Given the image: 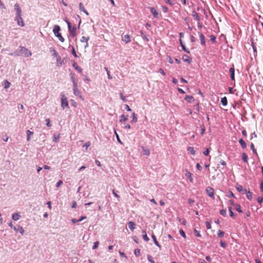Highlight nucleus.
Masks as SVG:
<instances>
[{"mask_svg": "<svg viewBox=\"0 0 263 263\" xmlns=\"http://www.w3.org/2000/svg\"><path fill=\"white\" fill-rule=\"evenodd\" d=\"M15 55H24L25 57H29L32 55L31 51L24 47L20 46L18 50L14 53Z\"/></svg>", "mask_w": 263, "mask_h": 263, "instance_id": "obj_1", "label": "nucleus"}, {"mask_svg": "<svg viewBox=\"0 0 263 263\" xmlns=\"http://www.w3.org/2000/svg\"><path fill=\"white\" fill-rule=\"evenodd\" d=\"M61 30L60 27L59 25H54L53 29V32L55 35V36L58 37L59 40L62 42H64V39L62 36L61 34L59 32Z\"/></svg>", "mask_w": 263, "mask_h": 263, "instance_id": "obj_2", "label": "nucleus"}, {"mask_svg": "<svg viewBox=\"0 0 263 263\" xmlns=\"http://www.w3.org/2000/svg\"><path fill=\"white\" fill-rule=\"evenodd\" d=\"M61 106L63 108V109H65V108H69L68 102V101H67V98L65 96L64 94H62V95Z\"/></svg>", "mask_w": 263, "mask_h": 263, "instance_id": "obj_3", "label": "nucleus"}, {"mask_svg": "<svg viewBox=\"0 0 263 263\" xmlns=\"http://www.w3.org/2000/svg\"><path fill=\"white\" fill-rule=\"evenodd\" d=\"M68 32H69L70 35L72 37H74L76 35L77 28H76V25H74L72 27L71 25L70 26H69V27H68Z\"/></svg>", "mask_w": 263, "mask_h": 263, "instance_id": "obj_4", "label": "nucleus"}, {"mask_svg": "<svg viewBox=\"0 0 263 263\" xmlns=\"http://www.w3.org/2000/svg\"><path fill=\"white\" fill-rule=\"evenodd\" d=\"M73 92L75 96L79 97L82 100H83L81 91L78 89V85L73 86Z\"/></svg>", "mask_w": 263, "mask_h": 263, "instance_id": "obj_5", "label": "nucleus"}, {"mask_svg": "<svg viewBox=\"0 0 263 263\" xmlns=\"http://www.w3.org/2000/svg\"><path fill=\"white\" fill-rule=\"evenodd\" d=\"M70 79L72 82V86L78 85V79L76 77V75L73 72H70L69 74Z\"/></svg>", "mask_w": 263, "mask_h": 263, "instance_id": "obj_6", "label": "nucleus"}, {"mask_svg": "<svg viewBox=\"0 0 263 263\" xmlns=\"http://www.w3.org/2000/svg\"><path fill=\"white\" fill-rule=\"evenodd\" d=\"M89 39H90V37L89 36H83L81 38V39H80L81 42L85 43V44L84 45L85 48H86L88 47V41L89 40Z\"/></svg>", "mask_w": 263, "mask_h": 263, "instance_id": "obj_7", "label": "nucleus"}, {"mask_svg": "<svg viewBox=\"0 0 263 263\" xmlns=\"http://www.w3.org/2000/svg\"><path fill=\"white\" fill-rule=\"evenodd\" d=\"M206 192L209 196L213 199L214 198V191L212 187H208L206 189Z\"/></svg>", "mask_w": 263, "mask_h": 263, "instance_id": "obj_8", "label": "nucleus"}, {"mask_svg": "<svg viewBox=\"0 0 263 263\" xmlns=\"http://www.w3.org/2000/svg\"><path fill=\"white\" fill-rule=\"evenodd\" d=\"M148 9L153 14L154 18H158L159 13L154 7H150L148 8Z\"/></svg>", "mask_w": 263, "mask_h": 263, "instance_id": "obj_9", "label": "nucleus"}, {"mask_svg": "<svg viewBox=\"0 0 263 263\" xmlns=\"http://www.w3.org/2000/svg\"><path fill=\"white\" fill-rule=\"evenodd\" d=\"M14 9L16 11V15H17V17H20V15H22V10L18 5V4L16 3L14 5Z\"/></svg>", "mask_w": 263, "mask_h": 263, "instance_id": "obj_10", "label": "nucleus"}, {"mask_svg": "<svg viewBox=\"0 0 263 263\" xmlns=\"http://www.w3.org/2000/svg\"><path fill=\"white\" fill-rule=\"evenodd\" d=\"M15 21L17 22V25L18 26H20L21 27L24 26L25 24L24 23L22 17H21V15H20V17H17V15H16Z\"/></svg>", "mask_w": 263, "mask_h": 263, "instance_id": "obj_11", "label": "nucleus"}, {"mask_svg": "<svg viewBox=\"0 0 263 263\" xmlns=\"http://www.w3.org/2000/svg\"><path fill=\"white\" fill-rule=\"evenodd\" d=\"M200 44L202 46H205V38L204 35L201 33L198 32Z\"/></svg>", "mask_w": 263, "mask_h": 263, "instance_id": "obj_12", "label": "nucleus"}, {"mask_svg": "<svg viewBox=\"0 0 263 263\" xmlns=\"http://www.w3.org/2000/svg\"><path fill=\"white\" fill-rule=\"evenodd\" d=\"M13 230L16 232H18L22 235L24 234L25 231H24L23 228L20 225L15 226V227H13Z\"/></svg>", "mask_w": 263, "mask_h": 263, "instance_id": "obj_13", "label": "nucleus"}, {"mask_svg": "<svg viewBox=\"0 0 263 263\" xmlns=\"http://www.w3.org/2000/svg\"><path fill=\"white\" fill-rule=\"evenodd\" d=\"M179 43L182 47V50L186 53H190V51L189 49L185 47V45L183 44L182 40L181 39H179Z\"/></svg>", "mask_w": 263, "mask_h": 263, "instance_id": "obj_14", "label": "nucleus"}, {"mask_svg": "<svg viewBox=\"0 0 263 263\" xmlns=\"http://www.w3.org/2000/svg\"><path fill=\"white\" fill-rule=\"evenodd\" d=\"M122 40L125 42V44H127L130 42V36L128 34H125L122 37Z\"/></svg>", "mask_w": 263, "mask_h": 263, "instance_id": "obj_15", "label": "nucleus"}, {"mask_svg": "<svg viewBox=\"0 0 263 263\" xmlns=\"http://www.w3.org/2000/svg\"><path fill=\"white\" fill-rule=\"evenodd\" d=\"M65 63L63 60L61 59L60 56H58L57 58V66L58 67H60L63 65H64Z\"/></svg>", "mask_w": 263, "mask_h": 263, "instance_id": "obj_16", "label": "nucleus"}, {"mask_svg": "<svg viewBox=\"0 0 263 263\" xmlns=\"http://www.w3.org/2000/svg\"><path fill=\"white\" fill-rule=\"evenodd\" d=\"M244 193H246V197L247 199L250 201L252 199V193L250 191V190H247V189H244Z\"/></svg>", "mask_w": 263, "mask_h": 263, "instance_id": "obj_17", "label": "nucleus"}, {"mask_svg": "<svg viewBox=\"0 0 263 263\" xmlns=\"http://www.w3.org/2000/svg\"><path fill=\"white\" fill-rule=\"evenodd\" d=\"M230 77L232 81H235V70L234 66L230 68Z\"/></svg>", "mask_w": 263, "mask_h": 263, "instance_id": "obj_18", "label": "nucleus"}, {"mask_svg": "<svg viewBox=\"0 0 263 263\" xmlns=\"http://www.w3.org/2000/svg\"><path fill=\"white\" fill-rule=\"evenodd\" d=\"M128 119V115H122L120 116V119H119V121L122 123H123L124 122H126V121Z\"/></svg>", "mask_w": 263, "mask_h": 263, "instance_id": "obj_19", "label": "nucleus"}, {"mask_svg": "<svg viewBox=\"0 0 263 263\" xmlns=\"http://www.w3.org/2000/svg\"><path fill=\"white\" fill-rule=\"evenodd\" d=\"M182 59L184 62H187L188 63H191L192 62V59L186 54L183 55Z\"/></svg>", "mask_w": 263, "mask_h": 263, "instance_id": "obj_20", "label": "nucleus"}, {"mask_svg": "<svg viewBox=\"0 0 263 263\" xmlns=\"http://www.w3.org/2000/svg\"><path fill=\"white\" fill-rule=\"evenodd\" d=\"M192 16L195 20L197 21L198 22L200 21L201 18H200L199 14L195 11H193Z\"/></svg>", "mask_w": 263, "mask_h": 263, "instance_id": "obj_21", "label": "nucleus"}, {"mask_svg": "<svg viewBox=\"0 0 263 263\" xmlns=\"http://www.w3.org/2000/svg\"><path fill=\"white\" fill-rule=\"evenodd\" d=\"M142 237H143V239L146 241V242H148L149 240V238H148V237L147 236V234H146V231L145 230H143L142 231Z\"/></svg>", "mask_w": 263, "mask_h": 263, "instance_id": "obj_22", "label": "nucleus"}, {"mask_svg": "<svg viewBox=\"0 0 263 263\" xmlns=\"http://www.w3.org/2000/svg\"><path fill=\"white\" fill-rule=\"evenodd\" d=\"M185 175L186 177H187L189 178V179L190 180L191 182H192V183L193 182V178L192 177V174L191 172H190L187 171H186Z\"/></svg>", "mask_w": 263, "mask_h": 263, "instance_id": "obj_23", "label": "nucleus"}, {"mask_svg": "<svg viewBox=\"0 0 263 263\" xmlns=\"http://www.w3.org/2000/svg\"><path fill=\"white\" fill-rule=\"evenodd\" d=\"M21 215L18 213H15L12 215V219L13 220L17 221L20 219Z\"/></svg>", "mask_w": 263, "mask_h": 263, "instance_id": "obj_24", "label": "nucleus"}, {"mask_svg": "<svg viewBox=\"0 0 263 263\" xmlns=\"http://www.w3.org/2000/svg\"><path fill=\"white\" fill-rule=\"evenodd\" d=\"M72 66L78 72L80 73L82 72V69L80 66H78L76 63L74 62L72 64Z\"/></svg>", "mask_w": 263, "mask_h": 263, "instance_id": "obj_25", "label": "nucleus"}, {"mask_svg": "<svg viewBox=\"0 0 263 263\" xmlns=\"http://www.w3.org/2000/svg\"><path fill=\"white\" fill-rule=\"evenodd\" d=\"M132 119L131 120L132 123H136V122H137V121H138L137 115L136 114L135 112H133L132 114Z\"/></svg>", "mask_w": 263, "mask_h": 263, "instance_id": "obj_26", "label": "nucleus"}, {"mask_svg": "<svg viewBox=\"0 0 263 263\" xmlns=\"http://www.w3.org/2000/svg\"><path fill=\"white\" fill-rule=\"evenodd\" d=\"M136 224L133 221H129L128 223V227L130 230L134 231L135 229Z\"/></svg>", "mask_w": 263, "mask_h": 263, "instance_id": "obj_27", "label": "nucleus"}, {"mask_svg": "<svg viewBox=\"0 0 263 263\" xmlns=\"http://www.w3.org/2000/svg\"><path fill=\"white\" fill-rule=\"evenodd\" d=\"M241 159H242V160L245 163H248V156L247 155V154L245 153H242V154H241Z\"/></svg>", "mask_w": 263, "mask_h": 263, "instance_id": "obj_28", "label": "nucleus"}, {"mask_svg": "<svg viewBox=\"0 0 263 263\" xmlns=\"http://www.w3.org/2000/svg\"><path fill=\"white\" fill-rule=\"evenodd\" d=\"M27 134V141H29L31 139V137L33 135V132L30 131V130H27L26 131Z\"/></svg>", "mask_w": 263, "mask_h": 263, "instance_id": "obj_29", "label": "nucleus"}, {"mask_svg": "<svg viewBox=\"0 0 263 263\" xmlns=\"http://www.w3.org/2000/svg\"><path fill=\"white\" fill-rule=\"evenodd\" d=\"M79 9L81 11L84 12L86 15H88V12L85 10L83 4L82 3H79Z\"/></svg>", "mask_w": 263, "mask_h": 263, "instance_id": "obj_30", "label": "nucleus"}, {"mask_svg": "<svg viewBox=\"0 0 263 263\" xmlns=\"http://www.w3.org/2000/svg\"><path fill=\"white\" fill-rule=\"evenodd\" d=\"M143 149V154L146 156H149L150 155L149 149L146 147L142 146Z\"/></svg>", "mask_w": 263, "mask_h": 263, "instance_id": "obj_31", "label": "nucleus"}, {"mask_svg": "<svg viewBox=\"0 0 263 263\" xmlns=\"http://www.w3.org/2000/svg\"><path fill=\"white\" fill-rule=\"evenodd\" d=\"M152 238L154 241V243L159 248H161V246L160 245L159 243V242H158V241L157 240V239H156V237L155 236V235L154 234H152Z\"/></svg>", "mask_w": 263, "mask_h": 263, "instance_id": "obj_32", "label": "nucleus"}, {"mask_svg": "<svg viewBox=\"0 0 263 263\" xmlns=\"http://www.w3.org/2000/svg\"><path fill=\"white\" fill-rule=\"evenodd\" d=\"M184 99L189 103H191L194 100V97L191 96H186Z\"/></svg>", "mask_w": 263, "mask_h": 263, "instance_id": "obj_33", "label": "nucleus"}, {"mask_svg": "<svg viewBox=\"0 0 263 263\" xmlns=\"http://www.w3.org/2000/svg\"><path fill=\"white\" fill-rule=\"evenodd\" d=\"M235 209L236 211H237L239 213H242L243 211L241 210V206L239 204L237 203L234 206Z\"/></svg>", "mask_w": 263, "mask_h": 263, "instance_id": "obj_34", "label": "nucleus"}, {"mask_svg": "<svg viewBox=\"0 0 263 263\" xmlns=\"http://www.w3.org/2000/svg\"><path fill=\"white\" fill-rule=\"evenodd\" d=\"M239 143H240L241 147L242 148H246L247 147V144L245 141L242 139H240L239 140Z\"/></svg>", "mask_w": 263, "mask_h": 263, "instance_id": "obj_35", "label": "nucleus"}, {"mask_svg": "<svg viewBox=\"0 0 263 263\" xmlns=\"http://www.w3.org/2000/svg\"><path fill=\"white\" fill-rule=\"evenodd\" d=\"M228 210L230 213V216L232 218L234 219L235 218V214L234 213V212L232 211V208L231 206L228 207Z\"/></svg>", "mask_w": 263, "mask_h": 263, "instance_id": "obj_36", "label": "nucleus"}, {"mask_svg": "<svg viewBox=\"0 0 263 263\" xmlns=\"http://www.w3.org/2000/svg\"><path fill=\"white\" fill-rule=\"evenodd\" d=\"M187 151H188V152H189L193 155H195L196 154V152L194 150V147H191V146L188 147L187 148Z\"/></svg>", "mask_w": 263, "mask_h": 263, "instance_id": "obj_37", "label": "nucleus"}, {"mask_svg": "<svg viewBox=\"0 0 263 263\" xmlns=\"http://www.w3.org/2000/svg\"><path fill=\"white\" fill-rule=\"evenodd\" d=\"M60 139V134H54L53 136V141L58 142Z\"/></svg>", "mask_w": 263, "mask_h": 263, "instance_id": "obj_38", "label": "nucleus"}, {"mask_svg": "<svg viewBox=\"0 0 263 263\" xmlns=\"http://www.w3.org/2000/svg\"><path fill=\"white\" fill-rule=\"evenodd\" d=\"M221 103L223 106H226L228 104L227 98L224 97L221 99Z\"/></svg>", "mask_w": 263, "mask_h": 263, "instance_id": "obj_39", "label": "nucleus"}, {"mask_svg": "<svg viewBox=\"0 0 263 263\" xmlns=\"http://www.w3.org/2000/svg\"><path fill=\"white\" fill-rule=\"evenodd\" d=\"M140 34H141V37H142V39L143 40H145L146 41H147V42L149 41L148 38L147 37V36L145 34V33L142 30H141L140 31Z\"/></svg>", "mask_w": 263, "mask_h": 263, "instance_id": "obj_40", "label": "nucleus"}, {"mask_svg": "<svg viewBox=\"0 0 263 263\" xmlns=\"http://www.w3.org/2000/svg\"><path fill=\"white\" fill-rule=\"evenodd\" d=\"M236 189L239 192H243L244 193V189H242V186L240 184L236 185Z\"/></svg>", "mask_w": 263, "mask_h": 263, "instance_id": "obj_41", "label": "nucleus"}, {"mask_svg": "<svg viewBox=\"0 0 263 263\" xmlns=\"http://www.w3.org/2000/svg\"><path fill=\"white\" fill-rule=\"evenodd\" d=\"M4 88L5 89H7V88L10 87V86L11 85V83L9 81H8L7 80H5L4 81Z\"/></svg>", "mask_w": 263, "mask_h": 263, "instance_id": "obj_42", "label": "nucleus"}, {"mask_svg": "<svg viewBox=\"0 0 263 263\" xmlns=\"http://www.w3.org/2000/svg\"><path fill=\"white\" fill-rule=\"evenodd\" d=\"M250 148L251 149H252V151H253V153L256 155H257V151L256 149L255 148V146H254V145L253 143H251V145H250Z\"/></svg>", "mask_w": 263, "mask_h": 263, "instance_id": "obj_43", "label": "nucleus"}, {"mask_svg": "<svg viewBox=\"0 0 263 263\" xmlns=\"http://www.w3.org/2000/svg\"><path fill=\"white\" fill-rule=\"evenodd\" d=\"M224 232L221 230H219L217 233L218 237L221 238L224 236Z\"/></svg>", "mask_w": 263, "mask_h": 263, "instance_id": "obj_44", "label": "nucleus"}, {"mask_svg": "<svg viewBox=\"0 0 263 263\" xmlns=\"http://www.w3.org/2000/svg\"><path fill=\"white\" fill-rule=\"evenodd\" d=\"M166 4H167L171 6L174 5V0H164Z\"/></svg>", "mask_w": 263, "mask_h": 263, "instance_id": "obj_45", "label": "nucleus"}, {"mask_svg": "<svg viewBox=\"0 0 263 263\" xmlns=\"http://www.w3.org/2000/svg\"><path fill=\"white\" fill-rule=\"evenodd\" d=\"M210 40L213 43H215L216 42V36L214 35H211L210 36Z\"/></svg>", "mask_w": 263, "mask_h": 263, "instance_id": "obj_46", "label": "nucleus"}, {"mask_svg": "<svg viewBox=\"0 0 263 263\" xmlns=\"http://www.w3.org/2000/svg\"><path fill=\"white\" fill-rule=\"evenodd\" d=\"M147 258L149 262H151V263H155V262L153 259V257L151 255H147Z\"/></svg>", "mask_w": 263, "mask_h": 263, "instance_id": "obj_47", "label": "nucleus"}, {"mask_svg": "<svg viewBox=\"0 0 263 263\" xmlns=\"http://www.w3.org/2000/svg\"><path fill=\"white\" fill-rule=\"evenodd\" d=\"M194 233L195 234V235L198 237H201V235L200 234V233L199 231L197 230L196 229H194Z\"/></svg>", "mask_w": 263, "mask_h": 263, "instance_id": "obj_48", "label": "nucleus"}, {"mask_svg": "<svg viewBox=\"0 0 263 263\" xmlns=\"http://www.w3.org/2000/svg\"><path fill=\"white\" fill-rule=\"evenodd\" d=\"M177 220L181 223L182 224L185 226L186 225V221L185 219H183L182 220L179 217H177Z\"/></svg>", "mask_w": 263, "mask_h": 263, "instance_id": "obj_49", "label": "nucleus"}, {"mask_svg": "<svg viewBox=\"0 0 263 263\" xmlns=\"http://www.w3.org/2000/svg\"><path fill=\"white\" fill-rule=\"evenodd\" d=\"M220 215H221L222 216L225 217L227 216V211L226 210H224V209H222V210H221L220 211Z\"/></svg>", "mask_w": 263, "mask_h": 263, "instance_id": "obj_50", "label": "nucleus"}, {"mask_svg": "<svg viewBox=\"0 0 263 263\" xmlns=\"http://www.w3.org/2000/svg\"><path fill=\"white\" fill-rule=\"evenodd\" d=\"M134 254L136 256H139L140 255V249H135L134 251Z\"/></svg>", "mask_w": 263, "mask_h": 263, "instance_id": "obj_51", "label": "nucleus"}, {"mask_svg": "<svg viewBox=\"0 0 263 263\" xmlns=\"http://www.w3.org/2000/svg\"><path fill=\"white\" fill-rule=\"evenodd\" d=\"M123 124H124V126L123 127L124 128H125V129H130L131 128V126L129 124L124 122V123H123Z\"/></svg>", "mask_w": 263, "mask_h": 263, "instance_id": "obj_52", "label": "nucleus"}, {"mask_svg": "<svg viewBox=\"0 0 263 263\" xmlns=\"http://www.w3.org/2000/svg\"><path fill=\"white\" fill-rule=\"evenodd\" d=\"M161 9L164 13H166L168 11V8L165 6H162Z\"/></svg>", "mask_w": 263, "mask_h": 263, "instance_id": "obj_53", "label": "nucleus"}, {"mask_svg": "<svg viewBox=\"0 0 263 263\" xmlns=\"http://www.w3.org/2000/svg\"><path fill=\"white\" fill-rule=\"evenodd\" d=\"M179 233L183 238H186V234H185L184 231L182 229H180L179 230Z\"/></svg>", "mask_w": 263, "mask_h": 263, "instance_id": "obj_54", "label": "nucleus"}, {"mask_svg": "<svg viewBox=\"0 0 263 263\" xmlns=\"http://www.w3.org/2000/svg\"><path fill=\"white\" fill-rule=\"evenodd\" d=\"M120 98L124 102H126L127 101V100L126 99V97L125 96H123V93H120Z\"/></svg>", "mask_w": 263, "mask_h": 263, "instance_id": "obj_55", "label": "nucleus"}, {"mask_svg": "<svg viewBox=\"0 0 263 263\" xmlns=\"http://www.w3.org/2000/svg\"><path fill=\"white\" fill-rule=\"evenodd\" d=\"M90 145V142L89 141L86 142L83 146V147H85L86 149L88 148Z\"/></svg>", "mask_w": 263, "mask_h": 263, "instance_id": "obj_56", "label": "nucleus"}, {"mask_svg": "<svg viewBox=\"0 0 263 263\" xmlns=\"http://www.w3.org/2000/svg\"><path fill=\"white\" fill-rule=\"evenodd\" d=\"M257 200L258 203L261 205L263 201V198L262 197H258Z\"/></svg>", "mask_w": 263, "mask_h": 263, "instance_id": "obj_57", "label": "nucleus"}, {"mask_svg": "<svg viewBox=\"0 0 263 263\" xmlns=\"http://www.w3.org/2000/svg\"><path fill=\"white\" fill-rule=\"evenodd\" d=\"M50 51H53V55L55 57L57 58H58V56H60L59 55V54L58 53V52L54 49H53V48L51 49Z\"/></svg>", "mask_w": 263, "mask_h": 263, "instance_id": "obj_58", "label": "nucleus"}, {"mask_svg": "<svg viewBox=\"0 0 263 263\" xmlns=\"http://www.w3.org/2000/svg\"><path fill=\"white\" fill-rule=\"evenodd\" d=\"M71 53L74 57H76V58L78 57V56L77 55L76 52L75 51L74 48L73 46H72Z\"/></svg>", "mask_w": 263, "mask_h": 263, "instance_id": "obj_59", "label": "nucleus"}, {"mask_svg": "<svg viewBox=\"0 0 263 263\" xmlns=\"http://www.w3.org/2000/svg\"><path fill=\"white\" fill-rule=\"evenodd\" d=\"M220 245L221 247L225 248L227 247V243L224 241H223L222 240L220 242Z\"/></svg>", "mask_w": 263, "mask_h": 263, "instance_id": "obj_60", "label": "nucleus"}, {"mask_svg": "<svg viewBox=\"0 0 263 263\" xmlns=\"http://www.w3.org/2000/svg\"><path fill=\"white\" fill-rule=\"evenodd\" d=\"M99 242L98 241H96L93 243V246L92 247V249H96L98 247Z\"/></svg>", "mask_w": 263, "mask_h": 263, "instance_id": "obj_61", "label": "nucleus"}, {"mask_svg": "<svg viewBox=\"0 0 263 263\" xmlns=\"http://www.w3.org/2000/svg\"><path fill=\"white\" fill-rule=\"evenodd\" d=\"M63 181L62 180H59L57 183H56V187H60L62 184H63Z\"/></svg>", "mask_w": 263, "mask_h": 263, "instance_id": "obj_62", "label": "nucleus"}, {"mask_svg": "<svg viewBox=\"0 0 263 263\" xmlns=\"http://www.w3.org/2000/svg\"><path fill=\"white\" fill-rule=\"evenodd\" d=\"M46 125L48 127H50L51 126V124L50 123V119H46Z\"/></svg>", "mask_w": 263, "mask_h": 263, "instance_id": "obj_63", "label": "nucleus"}, {"mask_svg": "<svg viewBox=\"0 0 263 263\" xmlns=\"http://www.w3.org/2000/svg\"><path fill=\"white\" fill-rule=\"evenodd\" d=\"M205 224H206V228H207V229H210L211 228V225L209 222L206 221L205 222Z\"/></svg>", "mask_w": 263, "mask_h": 263, "instance_id": "obj_64", "label": "nucleus"}]
</instances>
